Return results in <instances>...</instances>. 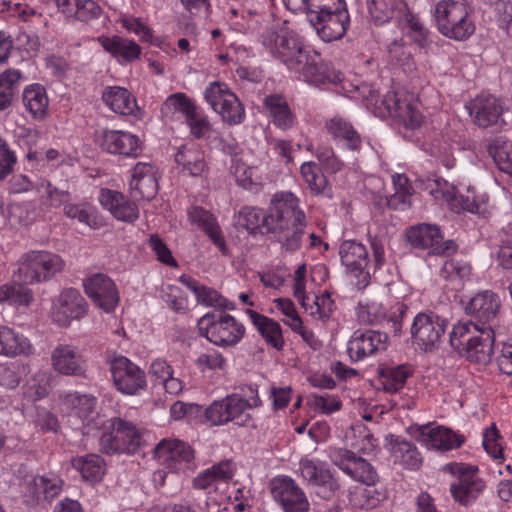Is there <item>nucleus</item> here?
Returning a JSON list of instances; mask_svg holds the SVG:
<instances>
[{
    "label": "nucleus",
    "mask_w": 512,
    "mask_h": 512,
    "mask_svg": "<svg viewBox=\"0 0 512 512\" xmlns=\"http://www.w3.org/2000/svg\"><path fill=\"white\" fill-rule=\"evenodd\" d=\"M259 42L267 53L310 85H336L343 80L340 71L323 63L320 53L305 45L302 37L285 23L265 28L259 35Z\"/></svg>",
    "instance_id": "nucleus-1"
},
{
    "label": "nucleus",
    "mask_w": 512,
    "mask_h": 512,
    "mask_svg": "<svg viewBox=\"0 0 512 512\" xmlns=\"http://www.w3.org/2000/svg\"><path fill=\"white\" fill-rule=\"evenodd\" d=\"M274 223L269 233L274 235L282 252L293 254L302 246L307 219L299 207V199L290 192L274 195Z\"/></svg>",
    "instance_id": "nucleus-2"
},
{
    "label": "nucleus",
    "mask_w": 512,
    "mask_h": 512,
    "mask_svg": "<svg viewBox=\"0 0 512 512\" xmlns=\"http://www.w3.org/2000/svg\"><path fill=\"white\" fill-rule=\"evenodd\" d=\"M451 347L472 362L487 364L491 361L495 333L490 326H480L474 321L458 322L449 334Z\"/></svg>",
    "instance_id": "nucleus-3"
},
{
    "label": "nucleus",
    "mask_w": 512,
    "mask_h": 512,
    "mask_svg": "<svg viewBox=\"0 0 512 512\" xmlns=\"http://www.w3.org/2000/svg\"><path fill=\"white\" fill-rule=\"evenodd\" d=\"M261 405L257 386L250 384L239 387L236 393L214 401L204 410V414L212 425L233 422L238 426H247L252 421L249 410Z\"/></svg>",
    "instance_id": "nucleus-4"
},
{
    "label": "nucleus",
    "mask_w": 512,
    "mask_h": 512,
    "mask_svg": "<svg viewBox=\"0 0 512 512\" xmlns=\"http://www.w3.org/2000/svg\"><path fill=\"white\" fill-rule=\"evenodd\" d=\"M17 264L13 273L14 281L25 285L49 282L65 267V261L60 255L47 250L24 253Z\"/></svg>",
    "instance_id": "nucleus-5"
},
{
    "label": "nucleus",
    "mask_w": 512,
    "mask_h": 512,
    "mask_svg": "<svg viewBox=\"0 0 512 512\" xmlns=\"http://www.w3.org/2000/svg\"><path fill=\"white\" fill-rule=\"evenodd\" d=\"M471 9L464 0H441L435 7V21L439 32L456 41L468 39L475 31L470 17Z\"/></svg>",
    "instance_id": "nucleus-6"
},
{
    "label": "nucleus",
    "mask_w": 512,
    "mask_h": 512,
    "mask_svg": "<svg viewBox=\"0 0 512 512\" xmlns=\"http://www.w3.org/2000/svg\"><path fill=\"white\" fill-rule=\"evenodd\" d=\"M96 426L102 424L104 431L99 438L101 452L107 455L133 453L142 443V435L130 421L119 417L109 419L105 424L97 416Z\"/></svg>",
    "instance_id": "nucleus-7"
},
{
    "label": "nucleus",
    "mask_w": 512,
    "mask_h": 512,
    "mask_svg": "<svg viewBox=\"0 0 512 512\" xmlns=\"http://www.w3.org/2000/svg\"><path fill=\"white\" fill-rule=\"evenodd\" d=\"M197 326L200 336L223 348L236 346L245 335L244 325L225 313H206L198 320Z\"/></svg>",
    "instance_id": "nucleus-8"
},
{
    "label": "nucleus",
    "mask_w": 512,
    "mask_h": 512,
    "mask_svg": "<svg viewBox=\"0 0 512 512\" xmlns=\"http://www.w3.org/2000/svg\"><path fill=\"white\" fill-rule=\"evenodd\" d=\"M444 471L456 476L450 485V493L462 506L472 504L485 488V482L477 475V466L452 462L444 466Z\"/></svg>",
    "instance_id": "nucleus-9"
},
{
    "label": "nucleus",
    "mask_w": 512,
    "mask_h": 512,
    "mask_svg": "<svg viewBox=\"0 0 512 512\" xmlns=\"http://www.w3.org/2000/svg\"><path fill=\"white\" fill-rule=\"evenodd\" d=\"M448 324L446 318L433 311L417 313L410 328L413 343L425 352L437 349L445 335Z\"/></svg>",
    "instance_id": "nucleus-10"
},
{
    "label": "nucleus",
    "mask_w": 512,
    "mask_h": 512,
    "mask_svg": "<svg viewBox=\"0 0 512 512\" xmlns=\"http://www.w3.org/2000/svg\"><path fill=\"white\" fill-rule=\"evenodd\" d=\"M406 238L413 248L430 249L435 255L449 256L458 248L453 240L443 241L440 229L431 224L423 223L410 227L406 232Z\"/></svg>",
    "instance_id": "nucleus-11"
},
{
    "label": "nucleus",
    "mask_w": 512,
    "mask_h": 512,
    "mask_svg": "<svg viewBox=\"0 0 512 512\" xmlns=\"http://www.w3.org/2000/svg\"><path fill=\"white\" fill-rule=\"evenodd\" d=\"M408 308L403 302H397L386 312L383 306L377 302L359 304L357 307V319L361 324L375 325L385 323L394 336H400L402 322Z\"/></svg>",
    "instance_id": "nucleus-12"
},
{
    "label": "nucleus",
    "mask_w": 512,
    "mask_h": 512,
    "mask_svg": "<svg viewBox=\"0 0 512 512\" xmlns=\"http://www.w3.org/2000/svg\"><path fill=\"white\" fill-rule=\"evenodd\" d=\"M95 143L109 154L136 158L142 152L137 135L122 130H100L95 133Z\"/></svg>",
    "instance_id": "nucleus-13"
},
{
    "label": "nucleus",
    "mask_w": 512,
    "mask_h": 512,
    "mask_svg": "<svg viewBox=\"0 0 512 512\" xmlns=\"http://www.w3.org/2000/svg\"><path fill=\"white\" fill-rule=\"evenodd\" d=\"M110 372L116 389L123 394L134 395L147 385L144 371L124 356L110 361Z\"/></svg>",
    "instance_id": "nucleus-14"
},
{
    "label": "nucleus",
    "mask_w": 512,
    "mask_h": 512,
    "mask_svg": "<svg viewBox=\"0 0 512 512\" xmlns=\"http://www.w3.org/2000/svg\"><path fill=\"white\" fill-rule=\"evenodd\" d=\"M332 462L353 480L366 486L375 485L378 474L375 468L364 458L359 457L353 451L338 448L331 452Z\"/></svg>",
    "instance_id": "nucleus-15"
},
{
    "label": "nucleus",
    "mask_w": 512,
    "mask_h": 512,
    "mask_svg": "<svg viewBox=\"0 0 512 512\" xmlns=\"http://www.w3.org/2000/svg\"><path fill=\"white\" fill-rule=\"evenodd\" d=\"M53 370L63 376L87 379V361L76 346L59 343L51 352Z\"/></svg>",
    "instance_id": "nucleus-16"
},
{
    "label": "nucleus",
    "mask_w": 512,
    "mask_h": 512,
    "mask_svg": "<svg viewBox=\"0 0 512 512\" xmlns=\"http://www.w3.org/2000/svg\"><path fill=\"white\" fill-rule=\"evenodd\" d=\"M271 494L284 512H308L309 502L297 483L288 476L276 477L271 481Z\"/></svg>",
    "instance_id": "nucleus-17"
},
{
    "label": "nucleus",
    "mask_w": 512,
    "mask_h": 512,
    "mask_svg": "<svg viewBox=\"0 0 512 512\" xmlns=\"http://www.w3.org/2000/svg\"><path fill=\"white\" fill-rule=\"evenodd\" d=\"M465 108L475 125L481 128L502 126L503 108L500 100L493 95L480 94L465 104Z\"/></svg>",
    "instance_id": "nucleus-18"
},
{
    "label": "nucleus",
    "mask_w": 512,
    "mask_h": 512,
    "mask_svg": "<svg viewBox=\"0 0 512 512\" xmlns=\"http://www.w3.org/2000/svg\"><path fill=\"white\" fill-rule=\"evenodd\" d=\"M334 9V12L324 13L321 16L312 15L308 19L324 42L342 39L349 27L350 16L346 7Z\"/></svg>",
    "instance_id": "nucleus-19"
},
{
    "label": "nucleus",
    "mask_w": 512,
    "mask_h": 512,
    "mask_svg": "<svg viewBox=\"0 0 512 512\" xmlns=\"http://www.w3.org/2000/svg\"><path fill=\"white\" fill-rule=\"evenodd\" d=\"M388 335L376 330H356L347 344V353L353 362L361 361L386 348Z\"/></svg>",
    "instance_id": "nucleus-20"
},
{
    "label": "nucleus",
    "mask_w": 512,
    "mask_h": 512,
    "mask_svg": "<svg viewBox=\"0 0 512 512\" xmlns=\"http://www.w3.org/2000/svg\"><path fill=\"white\" fill-rule=\"evenodd\" d=\"M86 294L96 306L105 312H111L119 302V295L114 282L105 274L96 273L84 280Z\"/></svg>",
    "instance_id": "nucleus-21"
},
{
    "label": "nucleus",
    "mask_w": 512,
    "mask_h": 512,
    "mask_svg": "<svg viewBox=\"0 0 512 512\" xmlns=\"http://www.w3.org/2000/svg\"><path fill=\"white\" fill-rule=\"evenodd\" d=\"M339 255L347 273L367 283L370 258L366 246L356 240H345L340 244Z\"/></svg>",
    "instance_id": "nucleus-22"
},
{
    "label": "nucleus",
    "mask_w": 512,
    "mask_h": 512,
    "mask_svg": "<svg viewBox=\"0 0 512 512\" xmlns=\"http://www.w3.org/2000/svg\"><path fill=\"white\" fill-rule=\"evenodd\" d=\"M129 190L135 201L154 199L158 191L156 168L150 163H137L131 171Z\"/></svg>",
    "instance_id": "nucleus-23"
},
{
    "label": "nucleus",
    "mask_w": 512,
    "mask_h": 512,
    "mask_svg": "<svg viewBox=\"0 0 512 512\" xmlns=\"http://www.w3.org/2000/svg\"><path fill=\"white\" fill-rule=\"evenodd\" d=\"M300 470L303 478L315 488V493L323 499L332 498L339 488L330 470L321 463L303 459L300 461Z\"/></svg>",
    "instance_id": "nucleus-24"
},
{
    "label": "nucleus",
    "mask_w": 512,
    "mask_h": 512,
    "mask_svg": "<svg viewBox=\"0 0 512 512\" xmlns=\"http://www.w3.org/2000/svg\"><path fill=\"white\" fill-rule=\"evenodd\" d=\"M500 309V299L492 291L485 290L475 294L465 307V312L475 319L480 326H490L493 329Z\"/></svg>",
    "instance_id": "nucleus-25"
},
{
    "label": "nucleus",
    "mask_w": 512,
    "mask_h": 512,
    "mask_svg": "<svg viewBox=\"0 0 512 512\" xmlns=\"http://www.w3.org/2000/svg\"><path fill=\"white\" fill-rule=\"evenodd\" d=\"M155 457L171 470H179L182 464L190 466L194 450L178 439H164L155 447Z\"/></svg>",
    "instance_id": "nucleus-26"
},
{
    "label": "nucleus",
    "mask_w": 512,
    "mask_h": 512,
    "mask_svg": "<svg viewBox=\"0 0 512 512\" xmlns=\"http://www.w3.org/2000/svg\"><path fill=\"white\" fill-rule=\"evenodd\" d=\"M418 432V441L429 449L439 451L457 449L465 441L463 435L457 434L444 426L430 427V425H422L418 427Z\"/></svg>",
    "instance_id": "nucleus-27"
},
{
    "label": "nucleus",
    "mask_w": 512,
    "mask_h": 512,
    "mask_svg": "<svg viewBox=\"0 0 512 512\" xmlns=\"http://www.w3.org/2000/svg\"><path fill=\"white\" fill-rule=\"evenodd\" d=\"M99 202L119 221L133 223L139 218V208L135 202L116 190L102 189Z\"/></svg>",
    "instance_id": "nucleus-28"
},
{
    "label": "nucleus",
    "mask_w": 512,
    "mask_h": 512,
    "mask_svg": "<svg viewBox=\"0 0 512 512\" xmlns=\"http://www.w3.org/2000/svg\"><path fill=\"white\" fill-rule=\"evenodd\" d=\"M389 115L407 129H416L422 123L421 113L405 98H401L397 92H388L382 101Z\"/></svg>",
    "instance_id": "nucleus-29"
},
{
    "label": "nucleus",
    "mask_w": 512,
    "mask_h": 512,
    "mask_svg": "<svg viewBox=\"0 0 512 512\" xmlns=\"http://www.w3.org/2000/svg\"><path fill=\"white\" fill-rule=\"evenodd\" d=\"M86 308V301L78 290L65 289L58 298V306L54 313L55 321L61 326H68L71 320L83 317Z\"/></svg>",
    "instance_id": "nucleus-30"
},
{
    "label": "nucleus",
    "mask_w": 512,
    "mask_h": 512,
    "mask_svg": "<svg viewBox=\"0 0 512 512\" xmlns=\"http://www.w3.org/2000/svg\"><path fill=\"white\" fill-rule=\"evenodd\" d=\"M274 198L271 201L269 214H265L264 211L257 207L245 206L242 207L237 215H235L234 221L237 227H241L249 231L250 233L256 232L258 229H265L267 233L270 231V226L274 223Z\"/></svg>",
    "instance_id": "nucleus-31"
},
{
    "label": "nucleus",
    "mask_w": 512,
    "mask_h": 512,
    "mask_svg": "<svg viewBox=\"0 0 512 512\" xmlns=\"http://www.w3.org/2000/svg\"><path fill=\"white\" fill-rule=\"evenodd\" d=\"M328 133L344 148L359 152L362 147V138L352 124L341 117H334L325 124Z\"/></svg>",
    "instance_id": "nucleus-32"
},
{
    "label": "nucleus",
    "mask_w": 512,
    "mask_h": 512,
    "mask_svg": "<svg viewBox=\"0 0 512 512\" xmlns=\"http://www.w3.org/2000/svg\"><path fill=\"white\" fill-rule=\"evenodd\" d=\"M236 466L231 460H224L200 472L193 479V487L207 490L218 482H229L235 473Z\"/></svg>",
    "instance_id": "nucleus-33"
},
{
    "label": "nucleus",
    "mask_w": 512,
    "mask_h": 512,
    "mask_svg": "<svg viewBox=\"0 0 512 512\" xmlns=\"http://www.w3.org/2000/svg\"><path fill=\"white\" fill-rule=\"evenodd\" d=\"M103 49L115 57L120 63L132 62L141 54L140 46L133 40L120 36L99 37Z\"/></svg>",
    "instance_id": "nucleus-34"
},
{
    "label": "nucleus",
    "mask_w": 512,
    "mask_h": 512,
    "mask_svg": "<svg viewBox=\"0 0 512 512\" xmlns=\"http://www.w3.org/2000/svg\"><path fill=\"white\" fill-rule=\"evenodd\" d=\"M103 102L115 113L132 115L138 108L135 97L120 86H108L102 93Z\"/></svg>",
    "instance_id": "nucleus-35"
},
{
    "label": "nucleus",
    "mask_w": 512,
    "mask_h": 512,
    "mask_svg": "<svg viewBox=\"0 0 512 512\" xmlns=\"http://www.w3.org/2000/svg\"><path fill=\"white\" fill-rule=\"evenodd\" d=\"M263 105L269 113L272 123L281 130L293 127L295 117L286 99L279 94H271L264 98Z\"/></svg>",
    "instance_id": "nucleus-36"
},
{
    "label": "nucleus",
    "mask_w": 512,
    "mask_h": 512,
    "mask_svg": "<svg viewBox=\"0 0 512 512\" xmlns=\"http://www.w3.org/2000/svg\"><path fill=\"white\" fill-rule=\"evenodd\" d=\"M246 314L250 317L253 325L269 345L276 350L283 348L284 339L281 326L278 322L251 309H247Z\"/></svg>",
    "instance_id": "nucleus-37"
},
{
    "label": "nucleus",
    "mask_w": 512,
    "mask_h": 512,
    "mask_svg": "<svg viewBox=\"0 0 512 512\" xmlns=\"http://www.w3.org/2000/svg\"><path fill=\"white\" fill-rule=\"evenodd\" d=\"M28 338L7 326H0V355L16 357L32 353Z\"/></svg>",
    "instance_id": "nucleus-38"
},
{
    "label": "nucleus",
    "mask_w": 512,
    "mask_h": 512,
    "mask_svg": "<svg viewBox=\"0 0 512 512\" xmlns=\"http://www.w3.org/2000/svg\"><path fill=\"white\" fill-rule=\"evenodd\" d=\"M22 102L27 112L37 120L47 115L49 99L46 89L41 84H31L22 93Z\"/></svg>",
    "instance_id": "nucleus-39"
},
{
    "label": "nucleus",
    "mask_w": 512,
    "mask_h": 512,
    "mask_svg": "<svg viewBox=\"0 0 512 512\" xmlns=\"http://www.w3.org/2000/svg\"><path fill=\"white\" fill-rule=\"evenodd\" d=\"M71 466L80 472L82 478L89 482H98L106 471V463L98 454H86L71 459Z\"/></svg>",
    "instance_id": "nucleus-40"
},
{
    "label": "nucleus",
    "mask_w": 512,
    "mask_h": 512,
    "mask_svg": "<svg viewBox=\"0 0 512 512\" xmlns=\"http://www.w3.org/2000/svg\"><path fill=\"white\" fill-rule=\"evenodd\" d=\"M486 150L501 172L512 175V143L509 140L495 137L489 140Z\"/></svg>",
    "instance_id": "nucleus-41"
},
{
    "label": "nucleus",
    "mask_w": 512,
    "mask_h": 512,
    "mask_svg": "<svg viewBox=\"0 0 512 512\" xmlns=\"http://www.w3.org/2000/svg\"><path fill=\"white\" fill-rule=\"evenodd\" d=\"M175 162L182 166L183 171L194 177L200 176L205 169L203 153L192 146H181L175 154Z\"/></svg>",
    "instance_id": "nucleus-42"
},
{
    "label": "nucleus",
    "mask_w": 512,
    "mask_h": 512,
    "mask_svg": "<svg viewBox=\"0 0 512 512\" xmlns=\"http://www.w3.org/2000/svg\"><path fill=\"white\" fill-rule=\"evenodd\" d=\"M64 215L72 220H77L91 229H98L101 226V219L98 217L97 209L89 203H69L63 208Z\"/></svg>",
    "instance_id": "nucleus-43"
},
{
    "label": "nucleus",
    "mask_w": 512,
    "mask_h": 512,
    "mask_svg": "<svg viewBox=\"0 0 512 512\" xmlns=\"http://www.w3.org/2000/svg\"><path fill=\"white\" fill-rule=\"evenodd\" d=\"M300 172L312 194L329 195L330 189L326 176L315 162H304L300 167Z\"/></svg>",
    "instance_id": "nucleus-44"
},
{
    "label": "nucleus",
    "mask_w": 512,
    "mask_h": 512,
    "mask_svg": "<svg viewBox=\"0 0 512 512\" xmlns=\"http://www.w3.org/2000/svg\"><path fill=\"white\" fill-rule=\"evenodd\" d=\"M396 462L406 469L416 470L422 463V458L416 446L405 440H396L391 448Z\"/></svg>",
    "instance_id": "nucleus-45"
},
{
    "label": "nucleus",
    "mask_w": 512,
    "mask_h": 512,
    "mask_svg": "<svg viewBox=\"0 0 512 512\" xmlns=\"http://www.w3.org/2000/svg\"><path fill=\"white\" fill-rule=\"evenodd\" d=\"M21 73L16 69H8L0 74V111L12 106L16 92L19 89Z\"/></svg>",
    "instance_id": "nucleus-46"
},
{
    "label": "nucleus",
    "mask_w": 512,
    "mask_h": 512,
    "mask_svg": "<svg viewBox=\"0 0 512 512\" xmlns=\"http://www.w3.org/2000/svg\"><path fill=\"white\" fill-rule=\"evenodd\" d=\"M64 403L67 407L72 409L79 418L86 421L94 413L97 399L90 394L74 392L66 395Z\"/></svg>",
    "instance_id": "nucleus-47"
},
{
    "label": "nucleus",
    "mask_w": 512,
    "mask_h": 512,
    "mask_svg": "<svg viewBox=\"0 0 512 512\" xmlns=\"http://www.w3.org/2000/svg\"><path fill=\"white\" fill-rule=\"evenodd\" d=\"M401 5V0H367L369 14L377 25L388 22L394 10Z\"/></svg>",
    "instance_id": "nucleus-48"
},
{
    "label": "nucleus",
    "mask_w": 512,
    "mask_h": 512,
    "mask_svg": "<svg viewBox=\"0 0 512 512\" xmlns=\"http://www.w3.org/2000/svg\"><path fill=\"white\" fill-rule=\"evenodd\" d=\"M191 135L196 139H206L212 143V140L218 139V133L212 128L208 119L196 110L186 121Z\"/></svg>",
    "instance_id": "nucleus-49"
},
{
    "label": "nucleus",
    "mask_w": 512,
    "mask_h": 512,
    "mask_svg": "<svg viewBox=\"0 0 512 512\" xmlns=\"http://www.w3.org/2000/svg\"><path fill=\"white\" fill-rule=\"evenodd\" d=\"M471 266L464 260L448 259L444 262L440 276L446 281L461 284V282L469 277Z\"/></svg>",
    "instance_id": "nucleus-50"
},
{
    "label": "nucleus",
    "mask_w": 512,
    "mask_h": 512,
    "mask_svg": "<svg viewBox=\"0 0 512 512\" xmlns=\"http://www.w3.org/2000/svg\"><path fill=\"white\" fill-rule=\"evenodd\" d=\"M41 485L40 476L26 475L23 478L20 488L24 502L28 506H36L45 502Z\"/></svg>",
    "instance_id": "nucleus-51"
},
{
    "label": "nucleus",
    "mask_w": 512,
    "mask_h": 512,
    "mask_svg": "<svg viewBox=\"0 0 512 512\" xmlns=\"http://www.w3.org/2000/svg\"><path fill=\"white\" fill-rule=\"evenodd\" d=\"M411 375V370L404 366L399 365L395 368L389 369L382 373L383 389L388 393H397L405 385L408 377Z\"/></svg>",
    "instance_id": "nucleus-52"
},
{
    "label": "nucleus",
    "mask_w": 512,
    "mask_h": 512,
    "mask_svg": "<svg viewBox=\"0 0 512 512\" xmlns=\"http://www.w3.org/2000/svg\"><path fill=\"white\" fill-rule=\"evenodd\" d=\"M227 97L228 99L226 98V100H224V105L221 106L217 113L221 116L222 120L229 125L240 124L244 120L245 110L234 93Z\"/></svg>",
    "instance_id": "nucleus-53"
},
{
    "label": "nucleus",
    "mask_w": 512,
    "mask_h": 512,
    "mask_svg": "<svg viewBox=\"0 0 512 512\" xmlns=\"http://www.w3.org/2000/svg\"><path fill=\"white\" fill-rule=\"evenodd\" d=\"M487 199V195H478L472 187L467 188L466 194L461 193L454 197V200L457 202L461 210L473 214H479L482 212Z\"/></svg>",
    "instance_id": "nucleus-54"
},
{
    "label": "nucleus",
    "mask_w": 512,
    "mask_h": 512,
    "mask_svg": "<svg viewBox=\"0 0 512 512\" xmlns=\"http://www.w3.org/2000/svg\"><path fill=\"white\" fill-rule=\"evenodd\" d=\"M498 264L506 270L512 269V224L503 227L497 251Z\"/></svg>",
    "instance_id": "nucleus-55"
},
{
    "label": "nucleus",
    "mask_w": 512,
    "mask_h": 512,
    "mask_svg": "<svg viewBox=\"0 0 512 512\" xmlns=\"http://www.w3.org/2000/svg\"><path fill=\"white\" fill-rule=\"evenodd\" d=\"M198 303L207 307H214L222 310H233L235 305L226 300L220 293L215 289L202 285L199 290V294L196 295Z\"/></svg>",
    "instance_id": "nucleus-56"
},
{
    "label": "nucleus",
    "mask_w": 512,
    "mask_h": 512,
    "mask_svg": "<svg viewBox=\"0 0 512 512\" xmlns=\"http://www.w3.org/2000/svg\"><path fill=\"white\" fill-rule=\"evenodd\" d=\"M228 95H233L228 86L221 82H212L205 89L204 98L211 108L217 113Z\"/></svg>",
    "instance_id": "nucleus-57"
},
{
    "label": "nucleus",
    "mask_w": 512,
    "mask_h": 512,
    "mask_svg": "<svg viewBox=\"0 0 512 512\" xmlns=\"http://www.w3.org/2000/svg\"><path fill=\"white\" fill-rule=\"evenodd\" d=\"M203 412L202 406L196 403L176 401L170 407V417L175 421H192L197 419Z\"/></svg>",
    "instance_id": "nucleus-58"
},
{
    "label": "nucleus",
    "mask_w": 512,
    "mask_h": 512,
    "mask_svg": "<svg viewBox=\"0 0 512 512\" xmlns=\"http://www.w3.org/2000/svg\"><path fill=\"white\" fill-rule=\"evenodd\" d=\"M310 405L323 414L329 415L337 412L342 407V402L335 395L330 394H313L310 397Z\"/></svg>",
    "instance_id": "nucleus-59"
},
{
    "label": "nucleus",
    "mask_w": 512,
    "mask_h": 512,
    "mask_svg": "<svg viewBox=\"0 0 512 512\" xmlns=\"http://www.w3.org/2000/svg\"><path fill=\"white\" fill-rule=\"evenodd\" d=\"M25 373V367L16 363L10 365H0V385L6 388H16L22 376Z\"/></svg>",
    "instance_id": "nucleus-60"
},
{
    "label": "nucleus",
    "mask_w": 512,
    "mask_h": 512,
    "mask_svg": "<svg viewBox=\"0 0 512 512\" xmlns=\"http://www.w3.org/2000/svg\"><path fill=\"white\" fill-rule=\"evenodd\" d=\"M148 246L154 252L158 261L170 267H177V261L173 257L171 250L157 234L149 237Z\"/></svg>",
    "instance_id": "nucleus-61"
},
{
    "label": "nucleus",
    "mask_w": 512,
    "mask_h": 512,
    "mask_svg": "<svg viewBox=\"0 0 512 512\" xmlns=\"http://www.w3.org/2000/svg\"><path fill=\"white\" fill-rule=\"evenodd\" d=\"M196 365L201 371L223 370L226 366V359L219 351L210 349L197 357Z\"/></svg>",
    "instance_id": "nucleus-62"
},
{
    "label": "nucleus",
    "mask_w": 512,
    "mask_h": 512,
    "mask_svg": "<svg viewBox=\"0 0 512 512\" xmlns=\"http://www.w3.org/2000/svg\"><path fill=\"white\" fill-rule=\"evenodd\" d=\"M165 105L174 111L180 112L185 116V121L197 110L194 102L184 93H175L170 95Z\"/></svg>",
    "instance_id": "nucleus-63"
},
{
    "label": "nucleus",
    "mask_w": 512,
    "mask_h": 512,
    "mask_svg": "<svg viewBox=\"0 0 512 512\" xmlns=\"http://www.w3.org/2000/svg\"><path fill=\"white\" fill-rule=\"evenodd\" d=\"M42 494L45 502H51L63 489L64 481L54 473H47L40 476Z\"/></svg>",
    "instance_id": "nucleus-64"
}]
</instances>
